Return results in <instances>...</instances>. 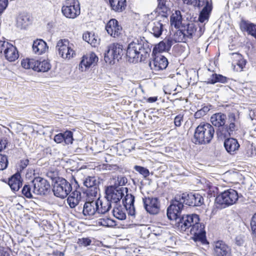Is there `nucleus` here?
<instances>
[{
	"mask_svg": "<svg viewBox=\"0 0 256 256\" xmlns=\"http://www.w3.org/2000/svg\"><path fill=\"white\" fill-rule=\"evenodd\" d=\"M170 220L176 222L178 227L180 231L190 232L194 235V239L196 242H200L202 244H208L206 239L204 225L199 222L200 219L198 214H187L181 218L180 214L176 218Z\"/></svg>",
	"mask_w": 256,
	"mask_h": 256,
	"instance_id": "1",
	"label": "nucleus"
},
{
	"mask_svg": "<svg viewBox=\"0 0 256 256\" xmlns=\"http://www.w3.org/2000/svg\"><path fill=\"white\" fill-rule=\"evenodd\" d=\"M184 204L190 206H200L204 204V198L196 193L176 194L167 210L168 219H176L184 208Z\"/></svg>",
	"mask_w": 256,
	"mask_h": 256,
	"instance_id": "2",
	"label": "nucleus"
},
{
	"mask_svg": "<svg viewBox=\"0 0 256 256\" xmlns=\"http://www.w3.org/2000/svg\"><path fill=\"white\" fill-rule=\"evenodd\" d=\"M151 50L147 44L138 40L130 42L127 48L126 56L130 62H144L149 57Z\"/></svg>",
	"mask_w": 256,
	"mask_h": 256,
	"instance_id": "3",
	"label": "nucleus"
},
{
	"mask_svg": "<svg viewBox=\"0 0 256 256\" xmlns=\"http://www.w3.org/2000/svg\"><path fill=\"white\" fill-rule=\"evenodd\" d=\"M214 130L208 123H200L194 134V142L196 144H206L210 142L214 137Z\"/></svg>",
	"mask_w": 256,
	"mask_h": 256,
	"instance_id": "4",
	"label": "nucleus"
},
{
	"mask_svg": "<svg viewBox=\"0 0 256 256\" xmlns=\"http://www.w3.org/2000/svg\"><path fill=\"white\" fill-rule=\"evenodd\" d=\"M184 4L194 8L200 10L198 20L202 23L207 22L212 10V0H182Z\"/></svg>",
	"mask_w": 256,
	"mask_h": 256,
	"instance_id": "5",
	"label": "nucleus"
},
{
	"mask_svg": "<svg viewBox=\"0 0 256 256\" xmlns=\"http://www.w3.org/2000/svg\"><path fill=\"white\" fill-rule=\"evenodd\" d=\"M74 47V44L68 39H61L56 44V50L60 58L69 60L76 55Z\"/></svg>",
	"mask_w": 256,
	"mask_h": 256,
	"instance_id": "6",
	"label": "nucleus"
},
{
	"mask_svg": "<svg viewBox=\"0 0 256 256\" xmlns=\"http://www.w3.org/2000/svg\"><path fill=\"white\" fill-rule=\"evenodd\" d=\"M238 198L237 192L233 189H229L218 195L216 198V202L222 208H225L236 204Z\"/></svg>",
	"mask_w": 256,
	"mask_h": 256,
	"instance_id": "7",
	"label": "nucleus"
},
{
	"mask_svg": "<svg viewBox=\"0 0 256 256\" xmlns=\"http://www.w3.org/2000/svg\"><path fill=\"white\" fill-rule=\"evenodd\" d=\"M124 54L123 46L119 44H112L108 46L104 54V60L106 63L114 64L118 61Z\"/></svg>",
	"mask_w": 256,
	"mask_h": 256,
	"instance_id": "8",
	"label": "nucleus"
},
{
	"mask_svg": "<svg viewBox=\"0 0 256 256\" xmlns=\"http://www.w3.org/2000/svg\"><path fill=\"white\" fill-rule=\"evenodd\" d=\"M72 190L70 184L64 178H59L54 184L52 191L55 196L64 198Z\"/></svg>",
	"mask_w": 256,
	"mask_h": 256,
	"instance_id": "9",
	"label": "nucleus"
},
{
	"mask_svg": "<svg viewBox=\"0 0 256 256\" xmlns=\"http://www.w3.org/2000/svg\"><path fill=\"white\" fill-rule=\"evenodd\" d=\"M62 12L66 18H74L80 14V8L78 1L66 0L62 7Z\"/></svg>",
	"mask_w": 256,
	"mask_h": 256,
	"instance_id": "10",
	"label": "nucleus"
},
{
	"mask_svg": "<svg viewBox=\"0 0 256 256\" xmlns=\"http://www.w3.org/2000/svg\"><path fill=\"white\" fill-rule=\"evenodd\" d=\"M181 30H178L175 35L176 42H185L186 38H191L195 35L196 28L194 23H190L186 26H182Z\"/></svg>",
	"mask_w": 256,
	"mask_h": 256,
	"instance_id": "11",
	"label": "nucleus"
},
{
	"mask_svg": "<svg viewBox=\"0 0 256 256\" xmlns=\"http://www.w3.org/2000/svg\"><path fill=\"white\" fill-rule=\"evenodd\" d=\"M0 52H4L6 58L9 62H14L18 58L16 48L5 40H0Z\"/></svg>",
	"mask_w": 256,
	"mask_h": 256,
	"instance_id": "12",
	"label": "nucleus"
},
{
	"mask_svg": "<svg viewBox=\"0 0 256 256\" xmlns=\"http://www.w3.org/2000/svg\"><path fill=\"white\" fill-rule=\"evenodd\" d=\"M34 194L37 195H44L50 190V184L45 179L38 177L32 182Z\"/></svg>",
	"mask_w": 256,
	"mask_h": 256,
	"instance_id": "13",
	"label": "nucleus"
},
{
	"mask_svg": "<svg viewBox=\"0 0 256 256\" xmlns=\"http://www.w3.org/2000/svg\"><path fill=\"white\" fill-rule=\"evenodd\" d=\"M144 207L148 212L156 214L160 210V202L157 198L148 197L142 198Z\"/></svg>",
	"mask_w": 256,
	"mask_h": 256,
	"instance_id": "14",
	"label": "nucleus"
},
{
	"mask_svg": "<svg viewBox=\"0 0 256 256\" xmlns=\"http://www.w3.org/2000/svg\"><path fill=\"white\" fill-rule=\"evenodd\" d=\"M167 58L160 54H154V59L150 61L149 66L150 68L155 72L165 69L168 65Z\"/></svg>",
	"mask_w": 256,
	"mask_h": 256,
	"instance_id": "15",
	"label": "nucleus"
},
{
	"mask_svg": "<svg viewBox=\"0 0 256 256\" xmlns=\"http://www.w3.org/2000/svg\"><path fill=\"white\" fill-rule=\"evenodd\" d=\"M122 188H116L114 186L107 188L106 190L105 198H108L111 203L116 204L124 196Z\"/></svg>",
	"mask_w": 256,
	"mask_h": 256,
	"instance_id": "16",
	"label": "nucleus"
},
{
	"mask_svg": "<svg viewBox=\"0 0 256 256\" xmlns=\"http://www.w3.org/2000/svg\"><path fill=\"white\" fill-rule=\"evenodd\" d=\"M213 246L214 256H230V248L224 242H214Z\"/></svg>",
	"mask_w": 256,
	"mask_h": 256,
	"instance_id": "17",
	"label": "nucleus"
},
{
	"mask_svg": "<svg viewBox=\"0 0 256 256\" xmlns=\"http://www.w3.org/2000/svg\"><path fill=\"white\" fill-rule=\"evenodd\" d=\"M108 34L110 36L116 38L120 35L122 31V27L119 24L118 21L112 18L110 20L105 26Z\"/></svg>",
	"mask_w": 256,
	"mask_h": 256,
	"instance_id": "18",
	"label": "nucleus"
},
{
	"mask_svg": "<svg viewBox=\"0 0 256 256\" xmlns=\"http://www.w3.org/2000/svg\"><path fill=\"white\" fill-rule=\"evenodd\" d=\"M98 199H89L85 202L84 206L82 213L84 216H92L96 212L98 213Z\"/></svg>",
	"mask_w": 256,
	"mask_h": 256,
	"instance_id": "19",
	"label": "nucleus"
},
{
	"mask_svg": "<svg viewBox=\"0 0 256 256\" xmlns=\"http://www.w3.org/2000/svg\"><path fill=\"white\" fill-rule=\"evenodd\" d=\"M98 61V58L94 53L87 54L82 57L79 65V69L82 71H84L92 64H96Z\"/></svg>",
	"mask_w": 256,
	"mask_h": 256,
	"instance_id": "20",
	"label": "nucleus"
},
{
	"mask_svg": "<svg viewBox=\"0 0 256 256\" xmlns=\"http://www.w3.org/2000/svg\"><path fill=\"white\" fill-rule=\"evenodd\" d=\"M232 60V66L236 71H242L245 67L246 62L242 55L239 53L234 52L230 54Z\"/></svg>",
	"mask_w": 256,
	"mask_h": 256,
	"instance_id": "21",
	"label": "nucleus"
},
{
	"mask_svg": "<svg viewBox=\"0 0 256 256\" xmlns=\"http://www.w3.org/2000/svg\"><path fill=\"white\" fill-rule=\"evenodd\" d=\"M224 145L226 152L230 154H236L240 148V144L238 140L234 138L226 139Z\"/></svg>",
	"mask_w": 256,
	"mask_h": 256,
	"instance_id": "22",
	"label": "nucleus"
},
{
	"mask_svg": "<svg viewBox=\"0 0 256 256\" xmlns=\"http://www.w3.org/2000/svg\"><path fill=\"white\" fill-rule=\"evenodd\" d=\"M172 44V41L170 39H164L155 46L153 50L154 54L164 52H168Z\"/></svg>",
	"mask_w": 256,
	"mask_h": 256,
	"instance_id": "23",
	"label": "nucleus"
},
{
	"mask_svg": "<svg viewBox=\"0 0 256 256\" xmlns=\"http://www.w3.org/2000/svg\"><path fill=\"white\" fill-rule=\"evenodd\" d=\"M148 30L156 38H159L164 30V25L160 21H154L148 24Z\"/></svg>",
	"mask_w": 256,
	"mask_h": 256,
	"instance_id": "24",
	"label": "nucleus"
},
{
	"mask_svg": "<svg viewBox=\"0 0 256 256\" xmlns=\"http://www.w3.org/2000/svg\"><path fill=\"white\" fill-rule=\"evenodd\" d=\"M240 26L242 30L246 31L256 38V24L248 20H242L240 23Z\"/></svg>",
	"mask_w": 256,
	"mask_h": 256,
	"instance_id": "25",
	"label": "nucleus"
},
{
	"mask_svg": "<svg viewBox=\"0 0 256 256\" xmlns=\"http://www.w3.org/2000/svg\"><path fill=\"white\" fill-rule=\"evenodd\" d=\"M48 49L46 43L41 39L34 40L32 44V50L36 54L40 55Z\"/></svg>",
	"mask_w": 256,
	"mask_h": 256,
	"instance_id": "26",
	"label": "nucleus"
},
{
	"mask_svg": "<svg viewBox=\"0 0 256 256\" xmlns=\"http://www.w3.org/2000/svg\"><path fill=\"white\" fill-rule=\"evenodd\" d=\"M8 184L14 192L18 190L22 186V180L19 173H16L9 178Z\"/></svg>",
	"mask_w": 256,
	"mask_h": 256,
	"instance_id": "27",
	"label": "nucleus"
},
{
	"mask_svg": "<svg viewBox=\"0 0 256 256\" xmlns=\"http://www.w3.org/2000/svg\"><path fill=\"white\" fill-rule=\"evenodd\" d=\"M226 119L225 114L218 112L212 115L210 122L215 126L220 127L224 125Z\"/></svg>",
	"mask_w": 256,
	"mask_h": 256,
	"instance_id": "28",
	"label": "nucleus"
},
{
	"mask_svg": "<svg viewBox=\"0 0 256 256\" xmlns=\"http://www.w3.org/2000/svg\"><path fill=\"white\" fill-rule=\"evenodd\" d=\"M81 200V193L78 190L73 192L67 199L68 203L71 208H75Z\"/></svg>",
	"mask_w": 256,
	"mask_h": 256,
	"instance_id": "29",
	"label": "nucleus"
},
{
	"mask_svg": "<svg viewBox=\"0 0 256 256\" xmlns=\"http://www.w3.org/2000/svg\"><path fill=\"white\" fill-rule=\"evenodd\" d=\"M82 38L84 40L94 47H96L100 44V38L93 32H84L82 35Z\"/></svg>",
	"mask_w": 256,
	"mask_h": 256,
	"instance_id": "30",
	"label": "nucleus"
},
{
	"mask_svg": "<svg viewBox=\"0 0 256 256\" xmlns=\"http://www.w3.org/2000/svg\"><path fill=\"white\" fill-rule=\"evenodd\" d=\"M98 213L104 214L108 212L112 207V203L108 199L105 198L104 200H100L98 198Z\"/></svg>",
	"mask_w": 256,
	"mask_h": 256,
	"instance_id": "31",
	"label": "nucleus"
},
{
	"mask_svg": "<svg viewBox=\"0 0 256 256\" xmlns=\"http://www.w3.org/2000/svg\"><path fill=\"white\" fill-rule=\"evenodd\" d=\"M112 10L116 12H122L125 10L126 6V0H109Z\"/></svg>",
	"mask_w": 256,
	"mask_h": 256,
	"instance_id": "32",
	"label": "nucleus"
},
{
	"mask_svg": "<svg viewBox=\"0 0 256 256\" xmlns=\"http://www.w3.org/2000/svg\"><path fill=\"white\" fill-rule=\"evenodd\" d=\"M170 24L172 26L176 28H180L182 24V16L181 12L179 10H176L170 16Z\"/></svg>",
	"mask_w": 256,
	"mask_h": 256,
	"instance_id": "33",
	"label": "nucleus"
},
{
	"mask_svg": "<svg viewBox=\"0 0 256 256\" xmlns=\"http://www.w3.org/2000/svg\"><path fill=\"white\" fill-rule=\"evenodd\" d=\"M126 208L122 206L116 204L112 210L113 216L119 220H124L126 218Z\"/></svg>",
	"mask_w": 256,
	"mask_h": 256,
	"instance_id": "34",
	"label": "nucleus"
},
{
	"mask_svg": "<svg viewBox=\"0 0 256 256\" xmlns=\"http://www.w3.org/2000/svg\"><path fill=\"white\" fill-rule=\"evenodd\" d=\"M134 197L132 194H126L124 198V201L123 200L124 207L126 210H130V214L134 215Z\"/></svg>",
	"mask_w": 256,
	"mask_h": 256,
	"instance_id": "35",
	"label": "nucleus"
},
{
	"mask_svg": "<svg viewBox=\"0 0 256 256\" xmlns=\"http://www.w3.org/2000/svg\"><path fill=\"white\" fill-rule=\"evenodd\" d=\"M30 18L26 14H20L16 19V25L21 28H25L28 24Z\"/></svg>",
	"mask_w": 256,
	"mask_h": 256,
	"instance_id": "36",
	"label": "nucleus"
},
{
	"mask_svg": "<svg viewBox=\"0 0 256 256\" xmlns=\"http://www.w3.org/2000/svg\"><path fill=\"white\" fill-rule=\"evenodd\" d=\"M98 224L105 227H114L116 225V222L108 217L100 218L98 220Z\"/></svg>",
	"mask_w": 256,
	"mask_h": 256,
	"instance_id": "37",
	"label": "nucleus"
},
{
	"mask_svg": "<svg viewBox=\"0 0 256 256\" xmlns=\"http://www.w3.org/2000/svg\"><path fill=\"white\" fill-rule=\"evenodd\" d=\"M227 78L220 74H212L210 78L208 79V84H214L216 82L225 83L226 82Z\"/></svg>",
	"mask_w": 256,
	"mask_h": 256,
	"instance_id": "38",
	"label": "nucleus"
},
{
	"mask_svg": "<svg viewBox=\"0 0 256 256\" xmlns=\"http://www.w3.org/2000/svg\"><path fill=\"white\" fill-rule=\"evenodd\" d=\"M50 68V64L48 62L44 60L42 62L38 60V64L37 68L36 71L46 72L48 71Z\"/></svg>",
	"mask_w": 256,
	"mask_h": 256,
	"instance_id": "39",
	"label": "nucleus"
},
{
	"mask_svg": "<svg viewBox=\"0 0 256 256\" xmlns=\"http://www.w3.org/2000/svg\"><path fill=\"white\" fill-rule=\"evenodd\" d=\"M229 120L230 124L228 126V132L229 135H230L231 132H233L236 130V126L234 124L236 120V116L234 114H230L229 115Z\"/></svg>",
	"mask_w": 256,
	"mask_h": 256,
	"instance_id": "40",
	"label": "nucleus"
},
{
	"mask_svg": "<svg viewBox=\"0 0 256 256\" xmlns=\"http://www.w3.org/2000/svg\"><path fill=\"white\" fill-rule=\"evenodd\" d=\"M96 184V180L94 177H87L84 181V184L87 188H94L95 189Z\"/></svg>",
	"mask_w": 256,
	"mask_h": 256,
	"instance_id": "41",
	"label": "nucleus"
},
{
	"mask_svg": "<svg viewBox=\"0 0 256 256\" xmlns=\"http://www.w3.org/2000/svg\"><path fill=\"white\" fill-rule=\"evenodd\" d=\"M32 190L30 185L26 184L24 186L22 189V194L26 198H32Z\"/></svg>",
	"mask_w": 256,
	"mask_h": 256,
	"instance_id": "42",
	"label": "nucleus"
},
{
	"mask_svg": "<svg viewBox=\"0 0 256 256\" xmlns=\"http://www.w3.org/2000/svg\"><path fill=\"white\" fill-rule=\"evenodd\" d=\"M128 182L127 178L122 176H118L116 180H115L114 186L118 188L120 186H124Z\"/></svg>",
	"mask_w": 256,
	"mask_h": 256,
	"instance_id": "43",
	"label": "nucleus"
},
{
	"mask_svg": "<svg viewBox=\"0 0 256 256\" xmlns=\"http://www.w3.org/2000/svg\"><path fill=\"white\" fill-rule=\"evenodd\" d=\"M250 226L252 237L256 239V213L251 218Z\"/></svg>",
	"mask_w": 256,
	"mask_h": 256,
	"instance_id": "44",
	"label": "nucleus"
},
{
	"mask_svg": "<svg viewBox=\"0 0 256 256\" xmlns=\"http://www.w3.org/2000/svg\"><path fill=\"white\" fill-rule=\"evenodd\" d=\"M64 138V141L66 144H72L74 140L72 132L68 130L65 132Z\"/></svg>",
	"mask_w": 256,
	"mask_h": 256,
	"instance_id": "45",
	"label": "nucleus"
},
{
	"mask_svg": "<svg viewBox=\"0 0 256 256\" xmlns=\"http://www.w3.org/2000/svg\"><path fill=\"white\" fill-rule=\"evenodd\" d=\"M8 165V160L6 155L0 154V170H5Z\"/></svg>",
	"mask_w": 256,
	"mask_h": 256,
	"instance_id": "46",
	"label": "nucleus"
},
{
	"mask_svg": "<svg viewBox=\"0 0 256 256\" xmlns=\"http://www.w3.org/2000/svg\"><path fill=\"white\" fill-rule=\"evenodd\" d=\"M91 242V240L88 238H79L77 242L79 246H90Z\"/></svg>",
	"mask_w": 256,
	"mask_h": 256,
	"instance_id": "47",
	"label": "nucleus"
},
{
	"mask_svg": "<svg viewBox=\"0 0 256 256\" xmlns=\"http://www.w3.org/2000/svg\"><path fill=\"white\" fill-rule=\"evenodd\" d=\"M134 168L136 171L139 172L144 177H146L149 175L148 170L144 167L136 166H135Z\"/></svg>",
	"mask_w": 256,
	"mask_h": 256,
	"instance_id": "48",
	"label": "nucleus"
},
{
	"mask_svg": "<svg viewBox=\"0 0 256 256\" xmlns=\"http://www.w3.org/2000/svg\"><path fill=\"white\" fill-rule=\"evenodd\" d=\"M158 8L162 10L163 12H166L168 8L166 6V0H158Z\"/></svg>",
	"mask_w": 256,
	"mask_h": 256,
	"instance_id": "49",
	"label": "nucleus"
},
{
	"mask_svg": "<svg viewBox=\"0 0 256 256\" xmlns=\"http://www.w3.org/2000/svg\"><path fill=\"white\" fill-rule=\"evenodd\" d=\"M8 0H0V15L2 14L6 9L8 5Z\"/></svg>",
	"mask_w": 256,
	"mask_h": 256,
	"instance_id": "50",
	"label": "nucleus"
},
{
	"mask_svg": "<svg viewBox=\"0 0 256 256\" xmlns=\"http://www.w3.org/2000/svg\"><path fill=\"white\" fill-rule=\"evenodd\" d=\"M30 68H32L36 71V68H37L38 67V60L34 59H30Z\"/></svg>",
	"mask_w": 256,
	"mask_h": 256,
	"instance_id": "51",
	"label": "nucleus"
},
{
	"mask_svg": "<svg viewBox=\"0 0 256 256\" xmlns=\"http://www.w3.org/2000/svg\"><path fill=\"white\" fill-rule=\"evenodd\" d=\"M8 144V140L6 138H2L0 140V152L6 149Z\"/></svg>",
	"mask_w": 256,
	"mask_h": 256,
	"instance_id": "52",
	"label": "nucleus"
},
{
	"mask_svg": "<svg viewBox=\"0 0 256 256\" xmlns=\"http://www.w3.org/2000/svg\"><path fill=\"white\" fill-rule=\"evenodd\" d=\"M183 120V116L178 114L175 117L174 122L176 126H180L181 125L182 122Z\"/></svg>",
	"mask_w": 256,
	"mask_h": 256,
	"instance_id": "53",
	"label": "nucleus"
},
{
	"mask_svg": "<svg viewBox=\"0 0 256 256\" xmlns=\"http://www.w3.org/2000/svg\"><path fill=\"white\" fill-rule=\"evenodd\" d=\"M244 242V236H238L236 238V244L239 246H242Z\"/></svg>",
	"mask_w": 256,
	"mask_h": 256,
	"instance_id": "54",
	"label": "nucleus"
},
{
	"mask_svg": "<svg viewBox=\"0 0 256 256\" xmlns=\"http://www.w3.org/2000/svg\"><path fill=\"white\" fill-rule=\"evenodd\" d=\"M64 133H60L56 135L54 137V140L56 143H61L64 141Z\"/></svg>",
	"mask_w": 256,
	"mask_h": 256,
	"instance_id": "55",
	"label": "nucleus"
},
{
	"mask_svg": "<svg viewBox=\"0 0 256 256\" xmlns=\"http://www.w3.org/2000/svg\"><path fill=\"white\" fill-rule=\"evenodd\" d=\"M30 59L27 58L25 60H23L22 61L21 64L22 66L26 69L30 68Z\"/></svg>",
	"mask_w": 256,
	"mask_h": 256,
	"instance_id": "56",
	"label": "nucleus"
},
{
	"mask_svg": "<svg viewBox=\"0 0 256 256\" xmlns=\"http://www.w3.org/2000/svg\"><path fill=\"white\" fill-rule=\"evenodd\" d=\"M29 163V160L27 158L23 159L20 160V166L22 169L24 168Z\"/></svg>",
	"mask_w": 256,
	"mask_h": 256,
	"instance_id": "57",
	"label": "nucleus"
},
{
	"mask_svg": "<svg viewBox=\"0 0 256 256\" xmlns=\"http://www.w3.org/2000/svg\"><path fill=\"white\" fill-rule=\"evenodd\" d=\"M158 100V97L157 96H153V97H150L148 98L146 102H148L152 103L156 102Z\"/></svg>",
	"mask_w": 256,
	"mask_h": 256,
	"instance_id": "58",
	"label": "nucleus"
},
{
	"mask_svg": "<svg viewBox=\"0 0 256 256\" xmlns=\"http://www.w3.org/2000/svg\"><path fill=\"white\" fill-rule=\"evenodd\" d=\"M6 252L4 250L0 248V256H6Z\"/></svg>",
	"mask_w": 256,
	"mask_h": 256,
	"instance_id": "59",
	"label": "nucleus"
},
{
	"mask_svg": "<svg viewBox=\"0 0 256 256\" xmlns=\"http://www.w3.org/2000/svg\"><path fill=\"white\" fill-rule=\"evenodd\" d=\"M52 256H64V254L61 252H56Z\"/></svg>",
	"mask_w": 256,
	"mask_h": 256,
	"instance_id": "60",
	"label": "nucleus"
}]
</instances>
